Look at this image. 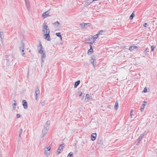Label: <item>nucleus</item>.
Listing matches in <instances>:
<instances>
[{
    "mask_svg": "<svg viewBox=\"0 0 157 157\" xmlns=\"http://www.w3.org/2000/svg\"><path fill=\"white\" fill-rule=\"evenodd\" d=\"M43 34L49 33L50 30L48 26L47 25V23L44 22L43 25V28L42 30Z\"/></svg>",
    "mask_w": 157,
    "mask_h": 157,
    "instance_id": "f257e3e1",
    "label": "nucleus"
},
{
    "mask_svg": "<svg viewBox=\"0 0 157 157\" xmlns=\"http://www.w3.org/2000/svg\"><path fill=\"white\" fill-rule=\"evenodd\" d=\"M90 24L88 23H82L80 24V26L83 29H85L90 26Z\"/></svg>",
    "mask_w": 157,
    "mask_h": 157,
    "instance_id": "f03ea898",
    "label": "nucleus"
},
{
    "mask_svg": "<svg viewBox=\"0 0 157 157\" xmlns=\"http://www.w3.org/2000/svg\"><path fill=\"white\" fill-rule=\"evenodd\" d=\"M35 99L36 100H38V95L40 94V91L37 86L35 89Z\"/></svg>",
    "mask_w": 157,
    "mask_h": 157,
    "instance_id": "7ed1b4c3",
    "label": "nucleus"
},
{
    "mask_svg": "<svg viewBox=\"0 0 157 157\" xmlns=\"http://www.w3.org/2000/svg\"><path fill=\"white\" fill-rule=\"evenodd\" d=\"M50 149L51 148L50 147H48L47 148H45V154L48 155H49L50 154Z\"/></svg>",
    "mask_w": 157,
    "mask_h": 157,
    "instance_id": "20e7f679",
    "label": "nucleus"
},
{
    "mask_svg": "<svg viewBox=\"0 0 157 157\" xmlns=\"http://www.w3.org/2000/svg\"><path fill=\"white\" fill-rule=\"evenodd\" d=\"M50 121H47L45 124L44 126V129H47V130H48L49 128V125L50 124Z\"/></svg>",
    "mask_w": 157,
    "mask_h": 157,
    "instance_id": "39448f33",
    "label": "nucleus"
},
{
    "mask_svg": "<svg viewBox=\"0 0 157 157\" xmlns=\"http://www.w3.org/2000/svg\"><path fill=\"white\" fill-rule=\"evenodd\" d=\"M45 39L48 41L51 40V38L50 36L49 33L45 34L44 35Z\"/></svg>",
    "mask_w": 157,
    "mask_h": 157,
    "instance_id": "423d86ee",
    "label": "nucleus"
},
{
    "mask_svg": "<svg viewBox=\"0 0 157 157\" xmlns=\"http://www.w3.org/2000/svg\"><path fill=\"white\" fill-rule=\"evenodd\" d=\"M39 47L40 48V49L39 50V52L40 54H42L44 53V50L42 46V44L41 43L39 44Z\"/></svg>",
    "mask_w": 157,
    "mask_h": 157,
    "instance_id": "0eeeda50",
    "label": "nucleus"
},
{
    "mask_svg": "<svg viewBox=\"0 0 157 157\" xmlns=\"http://www.w3.org/2000/svg\"><path fill=\"white\" fill-rule=\"evenodd\" d=\"M22 105L25 109H27L28 108L27 103L25 100L22 101Z\"/></svg>",
    "mask_w": 157,
    "mask_h": 157,
    "instance_id": "6e6552de",
    "label": "nucleus"
},
{
    "mask_svg": "<svg viewBox=\"0 0 157 157\" xmlns=\"http://www.w3.org/2000/svg\"><path fill=\"white\" fill-rule=\"evenodd\" d=\"M48 130L47 129H44V128L42 131V137L44 136L45 135L47 134Z\"/></svg>",
    "mask_w": 157,
    "mask_h": 157,
    "instance_id": "1a4fd4ad",
    "label": "nucleus"
},
{
    "mask_svg": "<svg viewBox=\"0 0 157 157\" xmlns=\"http://www.w3.org/2000/svg\"><path fill=\"white\" fill-rule=\"evenodd\" d=\"M42 16L44 18H46L48 17L50 15L49 14V13L48 11H47L44 13L42 14Z\"/></svg>",
    "mask_w": 157,
    "mask_h": 157,
    "instance_id": "9d476101",
    "label": "nucleus"
},
{
    "mask_svg": "<svg viewBox=\"0 0 157 157\" xmlns=\"http://www.w3.org/2000/svg\"><path fill=\"white\" fill-rule=\"evenodd\" d=\"M97 136L96 133H92L91 135V140L93 141L95 140L96 139V137Z\"/></svg>",
    "mask_w": 157,
    "mask_h": 157,
    "instance_id": "9b49d317",
    "label": "nucleus"
},
{
    "mask_svg": "<svg viewBox=\"0 0 157 157\" xmlns=\"http://www.w3.org/2000/svg\"><path fill=\"white\" fill-rule=\"evenodd\" d=\"M63 144H61L60 147L59 148L58 151H57V154H59L60 153V151H61L62 149H63Z\"/></svg>",
    "mask_w": 157,
    "mask_h": 157,
    "instance_id": "f8f14e48",
    "label": "nucleus"
},
{
    "mask_svg": "<svg viewBox=\"0 0 157 157\" xmlns=\"http://www.w3.org/2000/svg\"><path fill=\"white\" fill-rule=\"evenodd\" d=\"M25 44L22 42L21 43L20 46L19 47L20 50L21 51V49H24Z\"/></svg>",
    "mask_w": 157,
    "mask_h": 157,
    "instance_id": "ddd939ff",
    "label": "nucleus"
},
{
    "mask_svg": "<svg viewBox=\"0 0 157 157\" xmlns=\"http://www.w3.org/2000/svg\"><path fill=\"white\" fill-rule=\"evenodd\" d=\"M137 48V46H131L130 47L129 49L131 51H132V50H133L134 49H136Z\"/></svg>",
    "mask_w": 157,
    "mask_h": 157,
    "instance_id": "4468645a",
    "label": "nucleus"
},
{
    "mask_svg": "<svg viewBox=\"0 0 157 157\" xmlns=\"http://www.w3.org/2000/svg\"><path fill=\"white\" fill-rule=\"evenodd\" d=\"M0 37L1 39V41L2 42H3V39L4 37L3 32H0Z\"/></svg>",
    "mask_w": 157,
    "mask_h": 157,
    "instance_id": "2eb2a0df",
    "label": "nucleus"
},
{
    "mask_svg": "<svg viewBox=\"0 0 157 157\" xmlns=\"http://www.w3.org/2000/svg\"><path fill=\"white\" fill-rule=\"evenodd\" d=\"M13 101H14V103H13V110H15L16 108L17 103L15 100H13Z\"/></svg>",
    "mask_w": 157,
    "mask_h": 157,
    "instance_id": "dca6fc26",
    "label": "nucleus"
},
{
    "mask_svg": "<svg viewBox=\"0 0 157 157\" xmlns=\"http://www.w3.org/2000/svg\"><path fill=\"white\" fill-rule=\"evenodd\" d=\"M80 81L79 80H78L76 82H75V84L74 85V87L76 88L77 86H78L79 85V84L80 83Z\"/></svg>",
    "mask_w": 157,
    "mask_h": 157,
    "instance_id": "f3484780",
    "label": "nucleus"
},
{
    "mask_svg": "<svg viewBox=\"0 0 157 157\" xmlns=\"http://www.w3.org/2000/svg\"><path fill=\"white\" fill-rule=\"evenodd\" d=\"M42 54V55L41 56V61L42 63H43L44 62V60H43V58H45L46 57V56L45 53H43Z\"/></svg>",
    "mask_w": 157,
    "mask_h": 157,
    "instance_id": "a211bd4d",
    "label": "nucleus"
},
{
    "mask_svg": "<svg viewBox=\"0 0 157 157\" xmlns=\"http://www.w3.org/2000/svg\"><path fill=\"white\" fill-rule=\"evenodd\" d=\"M98 34H97L94 36V37H91L90 38V39H92L93 40H95L96 39H97L98 37Z\"/></svg>",
    "mask_w": 157,
    "mask_h": 157,
    "instance_id": "6ab92c4d",
    "label": "nucleus"
},
{
    "mask_svg": "<svg viewBox=\"0 0 157 157\" xmlns=\"http://www.w3.org/2000/svg\"><path fill=\"white\" fill-rule=\"evenodd\" d=\"M118 107V103L117 101H116L115 105L114 106V109L117 110V109Z\"/></svg>",
    "mask_w": 157,
    "mask_h": 157,
    "instance_id": "aec40b11",
    "label": "nucleus"
},
{
    "mask_svg": "<svg viewBox=\"0 0 157 157\" xmlns=\"http://www.w3.org/2000/svg\"><path fill=\"white\" fill-rule=\"evenodd\" d=\"M135 16V13L134 12H133L131 14V16L129 17L130 19L131 20H132L133 19V17Z\"/></svg>",
    "mask_w": 157,
    "mask_h": 157,
    "instance_id": "412c9836",
    "label": "nucleus"
},
{
    "mask_svg": "<svg viewBox=\"0 0 157 157\" xmlns=\"http://www.w3.org/2000/svg\"><path fill=\"white\" fill-rule=\"evenodd\" d=\"M25 3L26 4L27 7L28 8H29L30 7L29 4V1L27 0H25Z\"/></svg>",
    "mask_w": 157,
    "mask_h": 157,
    "instance_id": "4be33fe9",
    "label": "nucleus"
},
{
    "mask_svg": "<svg viewBox=\"0 0 157 157\" xmlns=\"http://www.w3.org/2000/svg\"><path fill=\"white\" fill-rule=\"evenodd\" d=\"M95 60L93 59H91L90 60V62L91 63H92L93 65L94 66L96 64H95L94 63V61Z\"/></svg>",
    "mask_w": 157,
    "mask_h": 157,
    "instance_id": "5701e85b",
    "label": "nucleus"
},
{
    "mask_svg": "<svg viewBox=\"0 0 157 157\" xmlns=\"http://www.w3.org/2000/svg\"><path fill=\"white\" fill-rule=\"evenodd\" d=\"M145 132L142 134L139 137V141H140L141 140L143 137L144 135Z\"/></svg>",
    "mask_w": 157,
    "mask_h": 157,
    "instance_id": "b1692460",
    "label": "nucleus"
},
{
    "mask_svg": "<svg viewBox=\"0 0 157 157\" xmlns=\"http://www.w3.org/2000/svg\"><path fill=\"white\" fill-rule=\"evenodd\" d=\"M21 51L22 52V56L24 57H25L26 56V55H25V52H24V49H21Z\"/></svg>",
    "mask_w": 157,
    "mask_h": 157,
    "instance_id": "393cba45",
    "label": "nucleus"
},
{
    "mask_svg": "<svg viewBox=\"0 0 157 157\" xmlns=\"http://www.w3.org/2000/svg\"><path fill=\"white\" fill-rule=\"evenodd\" d=\"M61 33H56V35L58 37H60V38L61 40H62V36L60 34Z\"/></svg>",
    "mask_w": 157,
    "mask_h": 157,
    "instance_id": "a878e982",
    "label": "nucleus"
},
{
    "mask_svg": "<svg viewBox=\"0 0 157 157\" xmlns=\"http://www.w3.org/2000/svg\"><path fill=\"white\" fill-rule=\"evenodd\" d=\"M142 107H141V112H143L144 111V109L145 106V104H143L142 105Z\"/></svg>",
    "mask_w": 157,
    "mask_h": 157,
    "instance_id": "bb28decb",
    "label": "nucleus"
},
{
    "mask_svg": "<svg viewBox=\"0 0 157 157\" xmlns=\"http://www.w3.org/2000/svg\"><path fill=\"white\" fill-rule=\"evenodd\" d=\"M67 157H73V153L72 152H70L68 154Z\"/></svg>",
    "mask_w": 157,
    "mask_h": 157,
    "instance_id": "cd10ccee",
    "label": "nucleus"
},
{
    "mask_svg": "<svg viewBox=\"0 0 157 157\" xmlns=\"http://www.w3.org/2000/svg\"><path fill=\"white\" fill-rule=\"evenodd\" d=\"M93 52V50L92 51V50H89L88 51L87 53L88 55H90L92 54Z\"/></svg>",
    "mask_w": 157,
    "mask_h": 157,
    "instance_id": "c85d7f7f",
    "label": "nucleus"
},
{
    "mask_svg": "<svg viewBox=\"0 0 157 157\" xmlns=\"http://www.w3.org/2000/svg\"><path fill=\"white\" fill-rule=\"evenodd\" d=\"M156 48L155 46L154 45H152L151 46V51H154V49Z\"/></svg>",
    "mask_w": 157,
    "mask_h": 157,
    "instance_id": "c756f323",
    "label": "nucleus"
},
{
    "mask_svg": "<svg viewBox=\"0 0 157 157\" xmlns=\"http://www.w3.org/2000/svg\"><path fill=\"white\" fill-rule=\"evenodd\" d=\"M54 24L55 25H56L57 26H58L59 25V22H58V21H57L56 22H55V23H54Z\"/></svg>",
    "mask_w": 157,
    "mask_h": 157,
    "instance_id": "7c9ffc66",
    "label": "nucleus"
},
{
    "mask_svg": "<svg viewBox=\"0 0 157 157\" xmlns=\"http://www.w3.org/2000/svg\"><path fill=\"white\" fill-rule=\"evenodd\" d=\"M103 32V30H100L97 33L98 34V35H99L101 34Z\"/></svg>",
    "mask_w": 157,
    "mask_h": 157,
    "instance_id": "2f4dec72",
    "label": "nucleus"
},
{
    "mask_svg": "<svg viewBox=\"0 0 157 157\" xmlns=\"http://www.w3.org/2000/svg\"><path fill=\"white\" fill-rule=\"evenodd\" d=\"M147 88L146 87H145L144 89V90H143V92L144 93H146L147 92Z\"/></svg>",
    "mask_w": 157,
    "mask_h": 157,
    "instance_id": "473e14b6",
    "label": "nucleus"
},
{
    "mask_svg": "<svg viewBox=\"0 0 157 157\" xmlns=\"http://www.w3.org/2000/svg\"><path fill=\"white\" fill-rule=\"evenodd\" d=\"M78 94L79 95V96H81L82 95V92L80 91L78 92Z\"/></svg>",
    "mask_w": 157,
    "mask_h": 157,
    "instance_id": "72a5a7b5",
    "label": "nucleus"
},
{
    "mask_svg": "<svg viewBox=\"0 0 157 157\" xmlns=\"http://www.w3.org/2000/svg\"><path fill=\"white\" fill-rule=\"evenodd\" d=\"M45 104V101H44L41 102V105L42 106H44V105Z\"/></svg>",
    "mask_w": 157,
    "mask_h": 157,
    "instance_id": "f704fd0d",
    "label": "nucleus"
},
{
    "mask_svg": "<svg viewBox=\"0 0 157 157\" xmlns=\"http://www.w3.org/2000/svg\"><path fill=\"white\" fill-rule=\"evenodd\" d=\"M90 2H91V1H90V0H88L87 1V5H89L91 3H90Z\"/></svg>",
    "mask_w": 157,
    "mask_h": 157,
    "instance_id": "c9c22d12",
    "label": "nucleus"
},
{
    "mask_svg": "<svg viewBox=\"0 0 157 157\" xmlns=\"http://www.w3.org/2000/svg\"><path fill=\"white\" fill-rule=\"evenodd\" d=\"M147 24L146 23H144V26L145 27H147Z\"/></svg>",
    "mask_w": 157,
    "mask_h": 157,
    "instance_id": "e433bc0d",
    "label": "nucleus"
},
{
    "mask_svg": "<svg viewBox=\"0 0 157 157\" xmlns=\"http://www.w3.org/2000/svg\"><path fill=\"white\" fill-rule=\"evenodd\" d=\"M6 56H7L6 57V61L7 62H8L9 61V59L7 58L8 57V56L6 55Z\"/></svg>",
    "mask_w": 157,
    "mask_h": 157,
    "instance_id": "4c0bfd02",
    "label": "nucleus"
},
{
    "mask_svg": "<svg viewBox=\"0 0 157 157\" xmlns=\"http://www.w3.org/2000/svg\"><path fill=\"white\" fill-rule=\"evenodd\" d=\"M101 140H100L97 141V143L98 144H100L101 143Z\"/></svg>",
    "mask_w": 157,
    "mask_h": 157,
    "instance_id": "58836bf2",
    "label": "nucleus"
},
{
    "mask_svg": "<svg viewBox=\"0 0 157 157\" xmlns=\"http://www.w3.org/2000/svg\"><path fill=\"white\" fill-rule=\"evenodd\" d=\"M23 131V129L22 128H21L20 130L19 134H21Z\"/></svg>",
    "mask_w": 157,
    "mask_h": 157,
    "instance_id": "ea45409f",
    "label": "nucleus"
},
{
    "mask_svg": "<svg viewBox=\"0 0 157 157\" xmlns=\"http://www.w3.org/2000/svg\"><path fill=\"white\" fill-rule=\"evenodd\" d=\"M16 117L17 118H18L20 117V115L18 114H17L16 115Z\"/></svg>",
    "mask_w": 157,
    "mask_h": 157,
    "instance_id": "a19ab883",
    "label": "nucleus"
},
{
    "mask_svg": "<svg viewBox=\"0 0 157 157\" xmlns=\"http://www.w3.org/2000/svg\"><path fill=\"white\" fill-rule=\"evenodd\" d=\"M95 41V40H93V41H92L91 42H90V44H93L94 43V42Z\"/></svg>",
    "mask_w": 157,
    "mask_h": 157,
    "instance_id": "79ce46f5",
    "label": "nucleus"
},
{
    "mask_svg": "<svg viewBox=\"0 0 157 157\" xmlns=\"http://www.w3.org/2000/svg\"><path fill=\"white\" fill-rule=\"evenodd\" d=\"M149 49L148 48H146L145 50H144V52H145L146 53V51H147L148 50H149Z\"/></svg>",
    "mask_w": 157,
    "mask_h": 157,
    "instance_id": "37998d69",
    "label": "nucleus"
},
{
    "mask_svg": "<svg viewBox=\"0 0 157 157\" xmlns=\"http://www.w3.org/2000/svg\"><path fill=\"white\" fill-rule=\"evenodd\" d=\"M90 48L89 50H93L92 46L91 45H90Z\"/></svg>",
    "mask_w": 157,
    "mask_h": 157,
    "instance_id": "c03bdc74",
    "label": "nucleus"
},
{
    "mask_svg": "<svg viewBox=\"0 0 157 157\" xmlns=\"http://www.w3.org/2000/svg\"><path fill=\"white\" fill-rule=\"evenodd\" d=\"M89 96V95L88 94H87L86 95V98H88V96Z\"/></svg>",
    "mask_w": 157,
    "mask_h": 157,
    "instance_id": "a18cd8bd",
    "label": "nucleus"
},
{
    "mask_svg": "<svg viewBox=\"0 0 157 157\" xmlns=\"http://www.w3.org/2000/svg\"><path fill=\"white\" fill-rule=\"evenodd\" d=\"M90 1H91V2H90V3H92L94 1H97V0H90Z\"/></svg>",
    "mask_w": 157,
    "mask_h": 157,
    "instance_id": "49530a36",
    "label": "nucleus"
},
{
    "mask_svg": "<svg viewBox=\"0 0 157 157\" xmlns=\"http://www.w3.org/2000/svg\"><path fill=\"white\" fill-rule=\"evenodd\" d=\"M133 111L132 109L131 110L130 114H132L133 113Z\"/></svg>",
    "mask_w": 157,
    "mask_h": 157,
    "instance_id": "de8ad7c7",
    "label": "nucleus"
},
{
    "mask_svg": "<svg viewBox=\"0 0 157 157\" xmlns=\"http://www.w3.org/2000/svg\"><path fill=\"white\" fill-rule=\"evenodd\" d=\"M140 141H138V142L137 143V144H136V145H139V143H140Z\"/></svg>",
    "mask_w": 157,
    "mask_h": 157,
    "instance_id": "09e8293b",
    "label": "nucleus"
},
{
    "mask_svg": "<svg viewBox=\"0 0 157 157\" xmlns=\"http://www.w3.org/2000/svg\"><path fill=\"white\" fill-rule=\"evenodd\" d=\"M130 117L131 118H132V114H130Z\"/></svg>",
    "mask_w": 157,
    "mask_h": 157,
    "instance_id": "8fccbe9b",
    "label": "nucleus"
},
{
    "mask_svg": "<svg viewBox=\"0 0 157 157\" xmlns=\"http://www.w3.org/2000/svg\"><path fill=\"white\" fill-rule=\"evenodd\" d=\"M90 42H86V44H90Z\"/></svg>",
    "mask_w": 157,
    "mask_h": 157,
    "instance_id": "3c124183",
    "label": "nucleus"
},
{
    "mask_svg": "<svg viewBox=\"0 0 157 157\" xmlns=\"http://www.w3.org/2000/svg\"><path fill=\"white\" fill-rule=\"evenodd\" d=\"M21 134H19V137L20 138L21 137Z\"/></svg>",
    "mask_w": 157,
    "mask_h": 157,
    "instance_id": "603ef678",
    "label": "nucleus"
},
{
    "mask_svg": "<svg viewBox=\"0 0 157 157\" xmlns=\"http://www.w3.org/2000/svg\"><path fill=\"white\" fill-rule=\"evenodd\" d=\"M83 144H85V143L84 142H83Z\"/></svg>",
    "mask_w": 157,
    "mask_h": 157,
    "instance_id": "864d4df0",
    "label": "nucleus"
},
{
    "mask_svg": "<svg viewBox=\"0 0 157 157\" xmlns=\"http://www.w3.org/2000/svg\"><path fill=\"white\" fill-rule=\"evenodd\" d=\"M30 52V50L29 51V52Z\"/></svg>",
    "mask_w": 157,
    "mask_h": 157,
    "instance_id": "5fc2aeb1",
    "label": "nucleus"
},
{
    "mask_svg": "<svg viewBox=\"0 0 157 157\" xmlns=\"http://www.w3.org/2000/svg\"><path fill=\"white\" fill-rule=\"evenodd\" d=\"M148 52H149V51H147Z\"/></svg>",
    "mask_w": 157,
    "mask_h": 157,
    "instance_id": "6e6d98bb",
    "label": "nucleus"
},
{
    "mask_svg": "<svg viewBox=\"0 0 157 157\" xmlns=\"http://www.w3.org/2000/svg\"><path fill=\"white\" fill-rule=\"evenodd\" d=\"M144 102H146V101H144Z\"/></svg>",
    "mask_w": 157,
    "mask_h": 157,
    "instance_id": "4d7b16f0",
    "label": "nucleus"
}]
</instances>
